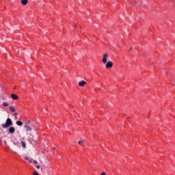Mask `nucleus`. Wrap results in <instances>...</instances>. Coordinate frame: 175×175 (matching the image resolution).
<instances>
[{
  "mask_svg": "<svg viewBox=\"0 0 175 175\" xmlns=\"http://www.w3.org/2000/svg\"><path fill=\"white\" fill-rule=\"evenodd\" d=\"M13 125V122L12 121V119L8 118L5 121V124H1L2 128L3 129H6L7 128H9V126H12Z\"/></svg>",
  "mask_w": 175,
  "mask_h": 175,
  "instance_id": "1",
  "label": "nucleus"
},
{
  "mask_svg": "<svg viewBox=\"0 0 175 175\" xmlns=\"http://www.w3.org/2000/svg\"><path fill=\"white\" fill-rule=\"evenodd\" d=\"M109 55L107 53H105L103 56V64H107V57Z\"/></svg>",
  "mask_w": 175,
  "mask_h": 175,
  "instance_id": "2",
  "label": "nucleus"
},
{
  "mask_svg": "<svg viewBox=\"0 0 175 175\" xmlns=\"http://www.w3.org/2000/svg\"><path fill=\"white\" fill-rule=\"evenodd\" d=\"M105 68L107 69H109L110 68H113V62H107V64L105 65Z\"/></svg>",
  "mask_w": 175,
  "mask_h": 175,
  "instance_id": "3",
  "label": "nucleus"
},
{
  "mask_svg": "<svg viewBox=\"0 0 175 175\" xmlns=\"http://www.w3.org/2000/svg\"><path fill=\"white\" fill-rule=\"evenodd\" d=\"M8 132H9V133L13 134V133H14V132H16V129L13 126L10 127L8 129Z\"/></svg>",
  "mask_w": 175,
  "mask_h": 175,
  "instance_id": "4",
  "label": "nucleus"
},
{
  "mask_svg": "<svg viewBox=\"0 0 175 175\" xmlns=\"http://www.w3.org/2000/svg\"><path fill=\"white\" fill-rule=\"evenodd\" d=\"M85 84H87V82H85V81H82L78 83V85L79 87H84V85H85Z\"/></svg>",
  "mask_w": 175,
  "mask_h": 175,
  "instance_id": "5",
  "label": "nucleus"
},
{
  "mask_svg": "<svg viewBox=\"0 0 175 175\" xmlns=\"http://www.w3.org/2000/svg\"><path fill=\"white\" fill-rule=\"evenodd\" d=\"M11 98L14 99V100H17V99H18V96H17L16 94H11Z\"/></svg>",
  "mask_w": 175,
  "mask_h": 175,
  "instance_id": "6",
  "label": "nucleus"
},
{
  "mask_svg": "<svg viewBox=\"0 0 175 175\" xmlns=\"http://www.w3.org/2000/svg\"><path fill=\"white\" fill-rule=\"evenodd\" d=\"M25 129H26L27 132H31L32 131V129L27 125H25Z\"/></svg>",
  "mask_w": 175,
  "mask_h": 175,
  "instance_id": "7",
  "label": "nucleus"
},
{
  "mask_svg": "<svg viewBox=\"0 0 175 175\" xmlns=\"http://www.w3.org/2000/svg\"><path fill=\"white\" fill-rule=\"evenodd\" d=\"M10 110L12 113H16V109H14V107H10Z\"/></svg>",
  "mask_w": 175,
  "mask_h": 175,
  "instance_id": "8",
  "label": "nucleus"
},
{
  "mask_svg": "<svg viewBox=\"0 0 175 175\" xmlns=\"http://www.w3.org/2000/svg\"><path fill=\"white\" fill-rule=\"evenodd\" d=\"M23 148H27V144H25V142H21Z\"/></svg>",
  "mask_w": 175,
  "mask_h": 175,
  "instance_id": "9",
  "label": "nucleus"
},
{
  "mask_svg": "<svg viewBox=\"0 0 175 175\" xmlns=\"http://www.w3.org/2000/svg\"><path fill=\"white\" fill-rule=\"evenodd\" d=\"M21 3L22 5H27V3H28V0H21Z\"/></svg>",
  "mask_w": 175,
  "mask_h": 175,
  "instance_id": "10",
  "label": "nucleus"
},
{
  "mask_svg": "<svg viewBox=\"0 0 175 175\" xmlns=\"http://www.w3.org/2000/svg\"><path fill=\"white\" fill-rule=\"evenodd\" d=\"M16 125H18V126H23V122L21 121H17L16 122Z\"/></svg>",
  "mask_w": 175,
  "mask_h": 175,
  "instance_id": "11",
  "label": "nucleus"
},
{
  "mask_svg": "<svg viewBox=\"0 0 175 175\" xmlns=\"http://www.w3.org/2000/svg\"><path fill=\"white\" fill-rule=\"evenodd\" d=\"M78 144H79L80 146H84V141L80 140V141L78 142Z\"/></svg>",
  "mask_w": 175,
  "mask_h": 175,
  "instance_id": "12",
  "label": "nucleus"
},
{
  "mask_svg": "<svg viewBox=\"0 0 175 175\" xmlns=\"http://www.w3.org/2000/svg\"><path fill=\"white\" fill-rule=\"evenodd\" d=\"M29 124H31V121L27 120L25 125H27L28 126H29Z\"/></svg>",
  "mask_w": 175,
  "mask_h": 175,
  "instance_id": "13",
  "label": "nucleus"
},
{
  "mask_svg": "<svg viewBox=\"0 0 175 175\" xmlns=\"http://www.w3.org/2000/svg\"><path fill=\"white\" fill-rule=\"evenodd\" d=\"M3 106H4V107H7V106H9V105L7 103H3Z\"/></svg>",
  "mask_w": 175,
  "mask_h": 175,
  "instance_id": "14",
  "label": "nucleus"
},
{
  "mask_svg": "<svg viewBox=\"0 0 175 175\" xmlns=\"http://www.w3.org/2000/svg\"><path fill=\"white\" fill-rule=\"evenodd\" d=\"M33 175H39V174H38L37 172H33Z\"/></svg>",
  "mask_w": 175,
  "mask_h": 175,
  "instance_id": "15",
  "label": "nucleus"
},
{
  "mask_svg": "<svg viewBox=\"0 0 175 175\" xmlns=\"http://www.w3.org/2000/svg\"><path fill=\"white\" fill-rule=\"evenodd\" d=\"M25 159L26 161H28V160L29 159V158L28 157V156H26V157H25Z\"/></svg>",
  "mask_w": 175,
  "mask_h": 175,
  "instance_id": "16",
  "label": "nucleus"
},
{
  "mask_svg": "<svg viewBox=\"0 0 175 175\" xmlns=\"http://www.w3.org/2000/svg\"><path fill=\"white\" fill-rule=\"evenodd\" d=\"M35 167H36V168H38V169H40V165H35Z\"/></svg>",
  "mask_w": 175,
  "mask_h": 175,
  "instance_id": "17",
  "label": "nucleus"
},
{
  "mask_svg": "<svg viewBox=\"0 0 175 175\" xmlns=\"http://www.w3.org/2000/svg\"><path fill=\"white\" fill-rule=\"evenodd\" d=\"M33 163H35L36 165L38 164V161L36 160H34L33 161Z\"/></svg>",
  "mask_w": 175,
  "mask_h": 175,
  "instance_id": "18",
  "label": "nucleus"
},
{
  "mask_svg": "<svg viewBox=\"0 0 175 175\" xmlns=\"http://www.w3.org/2000/svg\"><path fill=\"white\" fill-rule=\"evenodd\" d=\"M100 175H106V172H103Z\"/></svg>",
  "mask_w": 175,
  "mask_h": 175,
  "instance_id": "19",
  "label": "nucleus"
},
{
  "mask_svg": "<svg viewBox=\"0 0 175 175\" xmlns=\"http://www.w3.org/2000/svg\"><path fill=\"white\" fill-rule=\"evenodd\" d=\"M2 144V140L0 139V146Z\"/></svg>",
  "mask_w": 175,
  "mask_h": 175,
  "instance_id": "20",
  "label": "nucleus"
},
{
  "mask_svg": "<svg viewBox=\"0 0 175 175\" xmlns=\"http://www.w3.org/2000/svg\"><path fill=\"white\" fill-rule=\"evenodd\" d=\"M29 162L30 163H32V159L29 160Z\"/></svg>",
  "mask_w": 175,
  "mask_h": 175,
  "instance_id": "21",
  "label": "nucleus"
},
{
  "mask_svg": "<svg viewBox=\"0 0 175 175\" xmlns=\"http://www.w3.org/2000/svg\"><path fill=\"white\" fill-rule=\"evenodd\" d=\"M17 114H18L17 113H14V116H17Z\"/></svg>",
  "mask_w": 175,
  "mask_h": 175,
  "instance_id": "22",
  "label": "nucleus"
},
{
  "mask_svg": "<svg viewBox=\"0 0 175 175\" xmlns=\"http://www.w3.org/2000/svg\"><path fill=\"white\" fill-rule=\"evenodd\" d=\"M131 50H132V48H130L129 51H131Z\"/></svg>",
  "mask_w": 175,
  "mask_h": 175,
  "instance_id": "23",
  "label": "nucleus"
},
{
  "mask_svg": "<svg viewBox=\"0 0 175 175\" xmlns=\"http://www.w3.org/2000/svg\"><path fill=\"white\" fill-rule=\"evenodd\" d=\"M53 150H55V148H53Z\"/></svg>",
  "mask_w": 175,
  "mask_h": 175,
  "instance_id": "24",
  "label": "nucleus"
}]
</instances>
